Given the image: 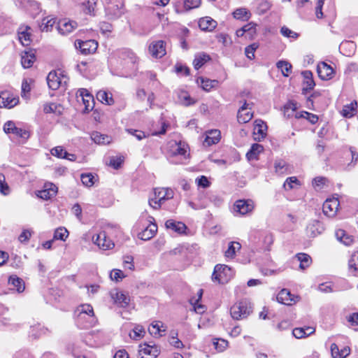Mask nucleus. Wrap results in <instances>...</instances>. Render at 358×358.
I'll return each mask as SVG.
<instances>
[{"mask_svg": "<svg viewBox=\"0 0 358 358\" xmlns=\"http://www.w3.org/2000/svg\"><path fill=\"white\" fill-rule=\"evenodd\" d=\"M233 275L234 273L230 267L224 264H217L215 266L212 280L220 284H225L233 278Z\"/></svg>", "mask_w": 358, "mask_h": 358, "instance_id": "1", "label": "nucleus"}, {"mask_svg": "<svg viewBox=\"0 0 358 358\" xmlns=\"http://www.w3.org/2000/svg\"><path fill=\"white\" fill-rule=\"evenodd\" d=\"M252 308L251 303L249 301L242 300L231 308V315L235 320H242L250 314Z\"/></svg>", "mask_w": 358, "mask_h": 358, "instance_id": "2", "label": "nucleus"}, {"mask_svg": "<svg viewBox=\"0 0 358 358\" xmlns=\"http://www.w3.org/2000/svg\"><path fill=\"white\" fill-rule=\"evenodd\" d=\"M67 78L61 70L50 71L47 76V83L50 89L57 90L62 83H66Z\"/></svg>", "mask_w": 358, "mask_h": 358, "instance_id": "3", "label": "nucleus"}, {"mask_svg": "<svg viewBox=\"0 0 358 358\" xmlns=\"http://www.w3.org/2000/svg\"><path fill=\"white\" fill-rule=\"evenodd\" d=\"M3 131L6 134H13L17 137L23 139H27L29 137V133L26 129L17 127L13 121H8L3 125Z\"/></svg>", "mask_w": 358, "mask_h": 358, "instance_id": "4", "label": "nucleus"}, {"mask_svg": "<svg viewBox=\"0 0 358 358\" xmlns=\"http://www.w3.org/2000/svg\"><path fill=\"white\" fill-rule=\"evenodd\" d=\"M300 299L299 296H295L287 289H282L277 295V301L287 306H292L297 303Z\"/></svg>", "mask_w": 358, "mask_h": 358, "instance_id": "5", "label": "nucleus"}, {"mask_svg": "<svg viewBox=\"0 0 358 358\" xmlns=\"http://www.w3.org/2000/svg\"><path fill=\"white\" fill-rule=\"evenodd\" d=\"M76 48L79 49L81 53L84 55H90L94 52L97 48L98 43L94 40H88L85 41H77L75 43Z\"/></svg>", "mask_w": 358, "mask_h": 358, "instance_id": "6", "label": "nucleus"}, {"mask_svg": "<svg viewBox=\"0 0 358 358\" xmlns=\"http://www.w3.org/2000/svg\"><path fill=\"white\" fill-rule=\"evenodd\" d=\"M19 102L17 96H14L8 91L1 92L0 94V107L11 108L15 106Z\"/></svg>", "mask_w": 358, "mask_h": 358, "instance_id": "7", "label": "nucleus"}, {"mask_svg": "<svg viewBox=\"0 0 358 358\" xmlns=\"http://www.w3.org/2000/svg\"><path fill=\"white\" fill-rule=\"evenodd\" d=\"M159 355V350L155 345L146 343L139 345L138 355L140 358H157Z\"/></svg>", "mask_w": 358, "mask_h": 358, "instance_id": "8", "label": "nucleus"}, {"mask_svg": "<svg viewBox=\"0 0 358 358\" xmlns=\"http://www.w3.org/2000/svg\"><path fill=\"white\" fill-rule=\"evenodd\" d=\"M338 206L339 201L338 199H328L323 203L322 210L325 215L333 217L336 215Z\"/></svg>", "mask_w": 358, "mask_h": 358, "instance_id": "9", "label": "nucleus"}, {"mask_svg": "<svg viewBox=\"0 0 358 358\" xmlns=\"http://www.w3.org/2000/svg\"><path fill=\"white\" fill-rule=\"evenodd\" d=\"M253 208L254 204L251 200H238L234 205V211L242 215L251 213Z\"/></svg>", "mask_w": 358, "mask_h": 358, "instance_id": "10", "label": "nucleus"}, {"mask_svg": "<svg viewBox=\"0 0 358 358\" xmlns=\"http://www.w3.org/2000/svg\"><path fill=\"white\" fill-rule=\"evenodd\" d=\"M95 244L103 250H109L113 248L114 243L106 236L105 231H101L96 238L93 237Z\"/></svg>", "mask_w": 358, "mask_h": 358, "instance_id": "11", "label": "nucleus"}, {"mask_svg": "<svg viewBox=\"0 0 358 358\" xmlns=\"http://www.w3.org/2000/svg\"><path fill=\"white\" fill-rule=\"evenodd\" d=\"M149 52L155 58H161L166 55L165 44L163 41H157L149 45Z\"/></svg>", "mask_w": 358, "mask_h": 358, "instance_id": "12", "label": "nucleus"}, {"mask_svg": "<svg viewBox=\"0 0 358 358\" xmlns=\"http://www.w3.org/2000/svg\"><path fill=\"white\" fill-rule=\"evenodd\" d=\"M77 27V23L75 21L61 20L57 23V29L59 34L66 35L71 33Z\"/></svg>", "mask_w": 358, "mask_h": 358, "instance_id": "13", "label": "nucleus"}, {"mask_svg": "<svg viewBox=\"0 0 358 358\" xmlns=\"http://www.w3.org/2000/svg\"><path fill=\"white\" fill-rule=\"evenodd\" d=\"M317 73L322 80H328L333 78L334 70L327 63L321 62L317 65Z\"/></svg>", "mask_w": 358, "mask_h": 358, "instance_id": "14", "label": "nucleus"}, {"mask_svg": "<svg viewBox=\"0 0 358 358\" xmlns=\"http://www.w3.org/2000/svg\"><path fill=\"white\" fill-rule=\"evenodd\" d=\"M250 104L245 101L243 106L239 108L237 114V119L240 123L248 122L253 116L252 113L248 109L251 110V107H249Z\"/></svg>", "mask_w": 358, "mask_h": 358, "instance_id": "15", "label": "nucleus"}, {"mask_svg": "<svg viewBox=\"0 0 358 358\" xmlns=\"http://www.w3.org/2000/svg\"><path fill=\"white\" fill-rule=\"evenodd\" d=\"M267 126L266 122L262 120H256L255 121L254 138L256 141H260L266 136Z\"/></svg>", "mask_w": 358, "mask_h": 358, "instance_id": "16", "label": "nucleus"}, {"mask_svg": "<svg viewBox=\"0 0 358 358\" xmlns=\"http://www.w3.org/2000/svg\"><path fill=\"white\" fill-rule=\"evenodd\" d=\"M57 192V187L56 185L52 183L46 184L44 189L38 192L37 196L42 199L48 200L55 196Z\"/></svg>", "mask_w": 358, "mask_h": 358, "instance_id": "17", "label": "nucleus"}, {"mask_svg": "<svg viewBox=\"0 0 358 358\" xmlns=\"http://www.w3.org/2000/svg\"><path fill=\"white\" fill-rule=\"evenodd\" d=\"M110 296L115 303L121 307H126L129 303L130 298L122 292L113 290L110 292Z\"/></svg>", "mask_w": 358, "mask_h": 358, "instance_id": "18", "label": "nucleus"}, {"mask_svg": "<svg viewBox=\"0 0 358 358\" xmlns=\"http://www.w3.org/2000/svg\"><path fill=\"white\" fill-rule=\"evenodd\" d=\"M324 230L322 224L318 220H312L306 227V233L308 236L315 237L320 234Z\"/></svg>", "mask_w": 358, "mask_h": 358, "instance_id": "19", "label": "nucleus"}, {"mask_svg": "<svg viewBox=\"0 0 358 358\" xmlns=\"http://www.w3.org/2000/svg\"><path fill=\"white\" fill-rule=\"evenodd\" d=\"M206 137L203 141V145L210 146L217 143L221 138V133L217 129H213L206 132Z\"/></svg>", "mask_w": 358, "mask_h": 358, "instance_id": "20", "label": "nucleus"}, {"mask_svg": "<svg viewBox=\"0 0 358 358\" xmlns=\"http://www.w3.org/2000/svg\"><path fill=\"white\" fill-rule=\"evenodd\" d=\"M78 96L81 97L86 110H91L94 106V98L85 89H80L78 91Z\"/></svg>", "mask_w": 358, "mask_h": 358, "instance_id": "21", "label": "nucleus"}, {"mask_svg": "<svg viewBox=\"0 0 358 358\" xmlns=\"http://www.w3.org/2000/svg\"><path fill=\"white\" fill-rule=\"evenodd\" d=\"M157 231V224L151 222V223L145 229L138 233V236L141 240L148 241L155 235Z\"/></svg>", "mask_w": 358, "mask_h": 358, "instance_id": "22", "label": "nucleus"}, {"mask_svg": "<svg viewBox=\"0 0 358 358\" xmlns=\"http://www.w3.org/2000/svg\"><path fill=\"white\" fill-rule=\"evenodd\" d=\"M331 352L333 358H346L350 353V348L345 346L340 350L336 344L332 343Z\"/></svg>", "mask_w": 358, "mask_h": 358, "instance_id": "23", "label": "nucleus"}, {"mask_svg": "<svg viewBox=\"0 0 358 358\" xmlns=\"http://www.w3.org/2000/svg\"><path fill=\"white\" fill-rule=\"evenodd\" d=\"M217 22L210 17H204L199 20V27L201 30L211 31L217 27Z\"/></svg>", "mask_w": 358, "mask_h": 358, "instance_id": "24", "label": "nucleus"}, {"mask_svg": "<svg viewBox=\"0 0 358 358\" xmlns=\"http://www.w3.org/2000/svg\"><path fill=\"white\" fill-rule=\"evenodd\" d=\"M166 331V328L162 322L156 321L151 324L148 328L149 333L155 337H161Z\"/></svg>", "mask_w": 358, "mask_h": 358, "instance_id": "25", "label": "nucleus"}, {"mask_svg": "<svg viewBox=\"0 0 358 358\" xmlns=\"http://www.w3.org/2000/svg\"><path fill=\"white\" fill-rule=\"evenodd\" d=\"M154 195L156 197V199H159L164 203V201L173 198V192L169 189L156 188L154 190Z\"/></svg>", "mask_w": 358, "mask_h": 358, "instance_id": "26", "label": "nucleus"}, {"mask_svg": "<svg viewBox=\"0 0 358 358\" xmlns=\"http://www.w3.org/2000/svg\"><path fill=\"white\" fill-rule=\"evenodd\" d=\"M166 229H171L178 234H182L185 231L187 227L181 222H176L173 220H168L165 222Z\"/></svg>", "mask_w": 358, "mask_h": 358, "instance_id": "27", "label": "nucleus"}, {"mask_svg": "<svg viewBox=\"0 0 358 358\" xmlns=\"http://www.w3.org/2000/svg\"><path fill=\"white\" fill-rule=\"evenodd\" d=\"M171 155L173 156H181L183 157L184 159L186 158V154L187 152V145L183 143H175L174 145L171 146Z\"/></svg>", "mask_w": 358, "mask_h": 358, "instance_id": "28", "label": "nucleus"}, {"mask_svg": "<svg viewBox=\"0 0 358 358\" xmlns=\"http://www.w3.org/2000/svg\"><path fill=\"white\" fill-rule=\"evenodd\" d=\"M302 74L304 78L303 93L306 94V92L313 89L315 84L313 79V73L311 71H305Z\"/></svg>", "mask_w": 358, "mask_h": 358, "instance_id": "29", "label": "nucleus"}, {"mask_svg": "<svg viewBox=\"0 0 358 358\" xmlns=\"http://www.w3.org/2000/svg\"><path fill=\"white\" fill-rule=\"evenodd\" d=\"M30 29L29 27H26L25 28L21 27L18 31V38L20 43L24 46H28L31 43V34L28 31Z\"/></svg>", "mask_w": 358, "mask_h": 358, "instance_id": "30", "label": "nucleus"}, {"mask_svg": "<svg viewBox=\"0 0 358 358\" xmlns=\"http://www.w3.org/2000/svg\"><path fill=\"white\" fill-rule=\"evenodd\" d=\"M336 237L338 241L343 243L345 245H350L354 241L353 236L348 234L343 229H338L336 231Z\"/></svg>", "mask_w": 358, "mask_h": 358, "instance_id": "31", "label": "nucleus"}, {"mask_svg": "<svg viewBox=\"0 0 358 358\" xmlns=\"http://www.w3.org/2000/svg\"><path fill=\"white\" fill-rule=\"evenodd\" d=\"M210 60V57L209 55L205 52H199L195 55L193 61L194 67L195 69H199Z\"/></svg>", "mask_w": 358, "mask_h": 358, "instance_id": "32", "label": "nucleus"}, {"mask_svg": "<svg viewBox=\"0 0 358 358\" xmlns=\"http://www.w3.org/2000/svg\"><path fill=\"white\" fill-rule=\"evenodd\" d=\"M315 332V329L311 327H306L305 328H295L292 331L293 336L296 338H306L308 336L313 334Z\"/></svg>", "mask_w": 358, "mask_h": 358, "instance_id": "33", "label": "nucleus"}, {"mask_svg": "<svg viewBox=\"0 0 358 358\" xmlns=\"http://www.w3.org/2000/svg\"><path fill=\"white\" fill-rule=\"evenodd\" d=\"M96 99L102 103L107 105H113L115 102L111 92L106 90L99 91L96 93Z\"/></svg>", "mask_w": 358, "mask_h": 358, "instance_id": "34", "label": "nucleus"}, {"mask_svg": "<svg viewBox=\"0 0 358 358\" xmlns=\"http://www.w3.org/2000/svg\"><path fill=\"white\" fill-rule=\"evenodd\" d=\"M106 14L110 19H116L123 14V10L117 4H111L106 9Z\"/></svg>", "mask_w": 358, "mask_h": 358, "instance_id": "35", "label": "nucleus"}, {"mask_svg": "<svg viewBox=\"0 0 358 358\" xmlns=\"http://www.w3.org/2000/svg\"><path fill=\"white\" fill-rule=\"evenodd\" d=\"M35 61V55L31 52H24L22 55L21 63L24 68L31 67Z\"/></svg>", "mask_w": 358, "mask_h": 358, "instance_id": "36", "label": "nucleus"}, {"mask_svg": "<svg viewBox=\"0 0 358 358\" xmlns=\"http://www.w3.org/2000/svg\"><path fill=\"white\" fill-rule=\"evenodd\" d=\"M263 146L258 143H254L251 146L250 150L247 152L246 156L249 160L257 159V156L263 151Z\"/></svg>", "mask_w": 358, "mask_h": 358, "instance_id": "37", "label": "nucleus"}, {"mask_svg": "<svg viewBox=\"0 0 358 358\" xmlns=\"http://www.w3.org/2000/svg\"><path fill=\"white\" fill-rule=\"evenodd\" d=\"M8 283L13 286V289H15L17 292L20 293L24 290V283L23 280L15 276H10L8 280Z\"/></svg>", "mask_w": 358, "mask_h": 358, "instance_id": "38", "label": "nucleus"}, {"mask_svg": "<svg viewBox=\"0 0 358 358\" xmlns=\"http://www.w3.org/2000/svg\"><path fill=\"white\" fill-rule=\"evenodd\" d=\"M199 80L201 81V87L206 92L210 91L218 85V81L217 80H210L208 78H203L201 77L197 79V83H199Z\"/></svg>", "mask_w": 358, "mask_h": 358, "instance_id": "39", "label": "nucleus"}, {"mask_svg": "<svg viewBox=\"0 0 358 358\" xmlns=\"http://www.w3.org/2000/svg\"><path fill=\"white\" fill-rule=\"evenodd\" d=\"M289 166L282 159L276 160L274 163L275 171L278 174L289 173Z\"/></svg>", "mask_w": 358, "mask_h": 358, "instance_id": "40", "label": "nucleus"}, {"mask_svg": "<svg viewBox=\"0 0 358 358\" xmlns=\"http://www.w3.org/2000/svg\"><path fill=\"white\" fill-rule=\"evenodd\" d=\"M357 102H352L350 104H348L343 106L341 111V114L345 117H351L356 113Z\"/></svg>", "mask_w": 358, "mask_h": 358, "instance_id": "41", "label": "nucleus"}, {"mask_svg": "<svg viewBox=\"0 0 358 358\" xmlns=\"http://www.w3.org/2000/svg\"><path fill=\"white\" fill-rule=\"evenodd\" d=\"M296 257L300 262L299 268L302 270L308 268L311 264V258L307 254L299 253L296 255Z\"/></svg>", "mask_w": 358, "mask_h": 358, "instance_id": "42", "label": "nucleus"}, {"mask_svg": "<svg viewBox=\"0 0 358 358\" xmlns=\"http://www.w3.org/2000/svg\"><path fill=\"white\" fill-rule=\"evenodd\" d=\"M55 19L50 16L44 17L41 24V29L42 31H51L54 24H55Z\"/></svg>", "mask_w": 358, "mask_h": 358, "instance_id": "43", "label": "nucleus"}, {"mask_svg": "<svg viewBox=\"0 0 358 358\" xmlns=\"http://www.w3.org/2000/svg\"><path fill=\"white\" fill-rule=\"evenodd\" d=\"M278 69H280L282 75L285 77H288L292 73V65L287 61H279L276 64Z\"/></svg>", "mask_w": 358, "mask_h": 358, "instance_id": "44", "label": "nucleus"}, {"mask_svg": "<svg viewBox=\"0 0 358 358\" xmlns=\"http://www.w3.org/2000/svg\"><path fill=\"white\" fill-rule=\"evenodd\" d=\"M92 139L97 144H108L111 140L110 136L99 132L93 133L92 134Z\"/></svg>", "mask_w": 358, "mask_h": 358, "instance_id": "45", "label": "nucleus"}, {"mask_svg": "<svg viewBox=\"0 0 358 358\" xmlns=\"http://www.w3.org/2000/svg\"><path fill=\"white\" fill-rule=\"evenodd\" d=\"M96 2L97 0H85L83 3V11L86 14H93L95 6L96 5Z\"/></svg>", "mask_w": 358, "mask_h": 358, "instance_id": "46", "label": "nucleus"}, {"mask_svg": "<svg viewBox=\"0 0 358 358\" xmlns=\"http://www.w3.org/2000/svg\"><path fill=\"white\" fill-rule=\"evenodd\" d=\"M233 15L238 20H248L250 17V12L243 8H237L234 13Z\"/></svg>", "mask_w": 358, "mask_h": 358, "instance_id": "47", "label": "nucleus"}, {"mask_svg": "<svg viewBox=\"0 0 358 358\" xmlns=\"http://www.w3.org/2000/svg\"><path fill=\"white\" fill-rule=\"evenodd\" d=\"M145 333V329L142 326L136 325L132 332L129 334V336L132 339L139 340L144 336Z\"/></svg>", "mask_w": 358, "mask_h": 358, "instance_id": "48", "label": "nucleus"}, {"mask_svg": "<svg viewBox=\"0 0 358 358\" xmlns=\"http://www.w3.org/2000/svg\"><path fill=\"white\" fill-rule=\"evenodd\" d=\"M241 249V244L238 242H231L229 243L228 249L225 252V256L227 258H233L237 250Z\"/></svg>", "mask_w": 358, "mask_h": 358, "instance_id": "49", "label": "nucleus"}, {"mask_svg": "<svg viewBox=\"0 0 358 358\" xmlns=\"http://www.w3.org/2000/svg\"><path fill=\"white\" fill-rule=\"evenodd\" d=\"M271 6L272 3L270 1L268 0H263L259 3L257 8V13L259 15H264L271 9Z\"/></svg>", "mask_w": 358, "mask_h": 358, "instance_id": "50", "label": "nucleus"}, {"mask_svg": "<svg viewBox=\"0 0 358 358\" xmlns=\"http://www.w3.org/2000/svg\"><path fill=\"white\" fill-rule=\"evenodd\" d=\"M78 310L80 312L79 316H81L83 314L87 315L90 317L94 316L93 308L90 304H83V305L80 306L78 308Z\"/></svg>", "mask_w": 358, "mask_h": 358, "instance_id": "51", "label": "nucleus"}, {"mask_svg": "<svg viewBox=\"0 0 358 358\" xmlns=\"http://www.w3.org/2000/svg\"><path fill=\"white\" fill-rule=\"evenodd\" d=\"M81 181L86 187H92L94 184V176L92 173H83L81 175Z\"/></svg>", "mask_w": 358, "mask_h": 358, "instance_id": "52", "label": "nucleus"}, {"mask_svg": "<svg viewBox=\"0 0 358 358\" xmlns=\"http://www.w3.org/2000/svg\"><path fill=\"white\" fill-rule=\"evenodd\" d=\"M69 232L65 228H58L54 233V239L65 241L68 237Z\"/></svg>", "mask_w": 358, "mask_h": 358, "instance_id": "53", "label": "nucleus"}, {"mask_svg": "<svg viewBox=\"0 0 358 358\" xmlns=\"http://www.w3.org/2000/svg\"><path fill=\"white\" fill-rule=\"evenodd\" d=\"M51 154L59 158H68L69 153L61 146H57L51 150Z\"/></svg>", "mask_w": 358, "mask_h": 358, "instance_id": "54", "label": "nucleus"}, {"mask_svg": "<svg viewBox=\"0 0 358 358\" xmlns=\"http://www.w3.org/2000/svg\"><path fill=\"white\" fill-rule=\"evenodd\" d=\"M258 47V44L255 43L247 46L245 49L246 57L250 59H253L255 58V52Z\"/></svg>", "mask_w": 358, "mask_h": 358, "instance_id": "55", "label": "nucleus"}, {"mask_svg": "<svg viewBox=\"0 0 358 358\" xmlns=\"http://www.w3.org/2000/svg\"><path fill=\"white\" fill-rule=\"evenodd\" d=\"M0 192L3 195H8L10 192L9 187L6 182L5 176L0 173Z\"/></svg>", "mask_w": 358, "mask_h": 358, "instance_id": "56", "label": "nucleus"}, {"mask_svg": "<svg viewBox=\"0 0 358 358\" xmlns=\"http://www.w3.org/2000/svg\"><path fill=\"white\" fill-rule=\"evenodd\" d=\"M348 265L350 268L353 269L354 271L358 270V251L351 255Z\"/></svg>", "mask_w": 358, "mask_h": 358, "instance_id": "57", "label": "nucleus"}, {"mask_svg": "<svg viewBox=\"0 0 358 358\" xmlns=\"http://www.w3.org/2000/svg\"><path fill=\"white\" fill-rule=\"evenodd\" d=\"M110 277L113 280L118 282L122 280L125 275L122 271L120 269H113L110 273Z\"/></svg>", "mask_w": 358, "mask_h": 358, "instance_id": "58", "label": "nucleus"}, {"mask_svg": "<svg viewBox=\"0 0 358 358\" xmlns=\"http://www.w3.org/2000/svg\"><path fill=\"white\" fill-rule=\"evenodd\" d=\"M200 5V0H185L184 7L186 10L198 8Z\"/></svg>", "mask_w": 358, "mask_h": 358, "instance_id": "59", "label": "nucleus"}, {"mask_svg": "<svg viewBox=\"0 0 358 358\" xmlns=\"http://www.w3.org/2000/svg\"><path fill=\"white\" fill-rule=\"evenodd\" d=\"M127 131L131 135L134 136L138 141H141L146 137L145 133L141 130L127 129Z\"/></svg>", "mask_w": 358, "mask_h": 358, "instance_id": "60", "label": "nucleus"}, {"mask_svg": "<svg viewBox=\"0 0 358 358\" xmlns=\"http://www.w3.org/2000/svg\"><path fill=\"white\" fill-rule=\"evenodd\" d=\"M324 3V0H317V6L315 8V15L316 17L319 19H321L323 17V13H322V7Z\"/></svg>", "mask_w": 358, "mask_h": 358, "instance_id": "61", "label": "nucleus"}, {"mask_svg": "<svg viewBox=\"0 0 358 358\" xmlns=\"http://www.w3.org/2000/svg\"><path fill=\"white\" fill-rule=\"evenodd\" d=\"M124 267L131 271L134 269V258L131 256H126L123 261Z\"/></svg>", "mask_w": 358, "mask_h": 358, "instance_id": "62", "label": "nucleus"}, {"mask_svg": "<svg viewBox=\"0 0 358 358\" xmlns=\"http://www.w3.org/2000/svg\"><path fill=\"white\" fill-rule=\"evenodd\" d=\"M123 162V159L121 157H113L110 159L109 165L115 169H119Z\"/></svg>", "mask_w": 358, "mask_h": 358, "instance_id": "63", "label": "nucleus"}, {"mask_svg": "<svg viewBox=\"0 0 358 358\" xmlns=\"http://www.w3.org/2000/svg\"><path fill=\"white\" fill-rule=\"evenodd\" d=\"M196 182L197 183L198 186L206 188L210 186V182L208 181L207 177L204 176H201L199 178H197L196 179Z\"/></svg>", "mask_w": 358, "mask_h": 358, "instance_id": "64", "label": "nucleus"}]
</instances>
